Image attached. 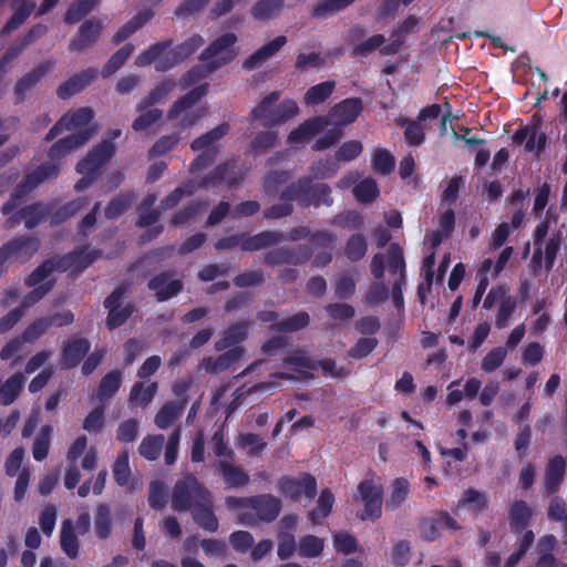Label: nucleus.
<instances>
[{
  "instance_id": "nucleus-1",
  "label": "nucleus",
  "mask_w": 567,
  "mask_h": 567,
  "mask_svg": "<svg viewBox=\"0 0 567 567\" xmlns=\"http://www.w3.org/2000/svg\"><path fill=\"white\" fill-rule=\"evenodd\" d=\"M236 41L237 37L234 33H225L216 39L200 55L202 61L207 65L196 66L183 75L179 80L182 87H188L223 64L234 60L238 53L235 47Z\"/></svg>"
},
{
  "instance_id": "nucleus-2",
  "label": "nucleus",
  "mask_w": 567,
  "mask_h": 567,
  "mask_svg": "<svg viewBox=\"0 0 567 567\" xmlns=\"http://www.w3.org/2000/svg\"><path fill=\"white\" fill-rule=\"evenodd\" d=\"M281 96L279 91H274L264 96L251 110L250 116L258 120L264 127H272L286 123L299 113V107L293 100L287 99L278 104Z\"/></svg>"
},
{
  "instance_id": "nucleus-3",
  "label": "nucleus",
  "mask_w": 567,
  "mask_h": 567,
  "mask_svg": "<svg viewBox=\"0 0 567 567\" xmlns=\"http://www.w3.org/2000/svg\"><path fill=\"white\" fill-rule=\"evenodd\" d=\"M210 493L193 475L178 480L173 488L172 508L176 512L193 511L209 503Z\"/></svg>"
},
{
  "instance_id": "nucleus-4",
  "label": "nucleus",
  "mask_w": 567,
  "mask_h": 567,
  "mask_svg": "<svg viewBox=\"0 0 567 567\" xmlns=\"http://www.w3.org/2000/svg\"><path fill=\"white\" fill-rule=\"evenodd\" d=\"M207 85L194 87L183 97L174 102L167 112V118L175 122V126L186 128L194 125L205 115L203 107L196 106L199 100L206 94Z\"/></svg>"
},
{
  "instance_id": "nucleus-5",
  "label": "nucleus",
  "mask_w": 567,
  "mask_h": 567,
  "mask_svg": "<svg viewBox=\"0 0 567 567\" xmlns=\"http://www.w3.org/2000/svg\"><path fill=\"white\" fill-rule=\"evenodd\" d=\"M331 189L326 184L311 185V178L303 177L290 185L284 193L282 198L297 200L301 206L331 205Z\"/></svg>"
},
{
  "instance_id": "nucleus-6",
  "label": "nucleus",
  "mask_w": 567,
  "mask_h": 567,
  "mask_svg": "<svg viewBox=\"0 0 567 567\" xmlns=\"http://www.w3.org/2000/svg\"><path fill=\"white\" fill-rule=\"evenodd\" d=\"M228 131L229 125L227 123H221L192 142L190 147L193 151H203L190 166L193 172L208 166L215 159L218 153V142L228 133Z\"/></svg>"
},
{
  "instance_id": "nucleus-7",
  "label": "nucleus",
  "mask_w": 567,
  "mask_h": 567,
  "mask_svg": "<svg viewBox=\"0 0 567 567\" xmlns=\"http://www.w3.org/2000/svg\"><path fill=\"white\" fill-rule=\"evenodd\" d=\"M58 174L59 166L55 164L42 165L29 173L25 178L17 186L10 199L2 206V213L4 215L12 213L17 208L20 199H22L28 193L33 190L44 181L56 177Z\"/></svg>"
},
{
  "instance_id": "nucleus-8",
  "label": "nucleus",
  "mask_w": 567,
  "mask_h": 567,
  "mask_svg": "<svg viewBox=\"0 0 567 567\" xmlns=\"http://www.w3.org/2000/svg\"><path fill=\"white\" fill-rule=\"evenodd\" d=\"M382 495L383 491L380 485L374 484L370 480L362 481L358 485V493L354 496V502L363 505V512L359 513L358 517L362 520H375L381 517Z\"/></svg>"
},
{
  "instance_id": "nucleus-9",
  "label": "nucleus",
  "mask_w": 567,
  "mask_h": 567,
  "mask_svg": "<svg viewBox=\"0 0 567 567\" xmlns=\"http://www.w3.org/2000/svg\"><path fill=\"white\" fill-rule=\"evenodd\" d=\"M278 492L290 501L298 502L302 496L311 499L317 493L316 478L308 474L301 473L298 476H282L277 481Z\"/></svg>"
},
{
  "instance_id": "nucleus-10",
  "label": "nucleus",
  "mask_w": 567,
  "mask_h": 567,
  "mask_svg": "<svg viewBox=\"0 0 567 567\" xmlns=\"http://www.w3.org/2000/svg\"><path fill=\"white\" fill-rule=\"evenodd\" d=\"M126 292L127 288L120 286L104 301L105 308L109 309L106 327L110 330L122 326L134 311L132 305H125L124 307L120 305V301L125 297Z\"/></svg>"
},
{
  "instance_id": "nucleus-11",
  "label": "nucleus",
  "mask_w": 567,
  "mask_h": 567,
  "mask_svg": "<svg viewBox=\"0 0 567 567\" xmlns=\"http://www.w3.org/2000/svg\"><path fill=\"white\" fill-rule=\"evenodd\" d=\"M115 145L110 141H102L76 166V171L83 175H94L104 163L115 153Z\"/></svg>"
},
{
  "instance_id": "nucleus-12",
  "label": "nucleus",
  "mask_w": 567,
  "mask_h": 567,
  "mask_svg": "<svg viewBox=\"0 0 567 567\" xmlns=\"http://www.w3.org/2000/svg\"><path fill=\"white\" fill-rule=\"evenodd\" d=\"M371 274L378 280L369 287L364 302L373 306L385 301L389 298V290L382 281L384 277V258L382 254H375L370 265Z\"/></svg>"
},
{
  "instance_id": "nucleus-13",
  "label": "nucleus",
  "mask_w": 567,
  "mask_h": 567,
  "mask_svg": "<svg viewBox=\"0 0 567 567\" xmlns=\"http://www.w3.org/2000/svg\"><path fill=\"white\" fill-rule=\"evenodd\" d=\"M93 118V111L90 107H81L74 112L63 115L54 126L49 131L45 141L54 140L63 131L81 130Z\"/></svg>"
},
{
  "instance_id": "nucleus-14",
  "label": "nucleus",
  "mask_w": 567,
  "mask_h": 567,
  "mask_svg": "<svg viewBox=\"0 0 567 567\" xmlns=\"http://www.w3.org/2000/svg\"><path fill=\"white\" fill-rule=\"evenodd\" d=\"M39 249V241L34 237H19L0 248V265L8 259H28Z\"/></svg>"
},
{
  "instance_id": "nucleus-15",
  "label": "nucleus",
  "mask_w": 567,
  "mask_h": 567,
  "mask_svg": "<svg viewBox=\"0 0 567 567\" xmlns=\"http://www.w3.org/2000/svg\"><path fill=\"white\" fill-rule=\"evenodd\" d=\"M311 257V248L308 246H298L296 248L281 247L274 249L265 255V264L277 266L282 264L299 265Z\"/></svg>"
},
{
  "instance_id": "nucleus-16",
  "label": "nucleus",
  "mask_w": 567,
  "mask_h": 567,
  "mask_svg": "<svg viewBox=\"0 0 567 567\" xmlns=\"http://www.w3.org/2000/svg\"><path fill=\"white\" fill-rule=\"evenodd\" d=\"M362 111V102L360 99L351 97L336 104L329 112V124L334 126L348 125L355 121Z\"/></svg>"
},
{
  "instance_id": "nucleus-17",
  "label": "nucleus",
  "mask_w": 567,
  "mask_h": 567,
  "mask_svg": "<svg viewBox=\"0 0 567 567\" xmlns=\"http://www.w3.org/2000/svg\"><path fill=\"white\" fill-rule=\"evenodd\" d=\"M102 28V22L97 19L84 21L78 33L72 38L69 49L74 52H82L92 47L97 41Z\"/></svg>"
},
{
  "instance_id": "nucleus-18",
  "label": "nucleus",
  "mask_w": 567,
  "mask_h": 567,
  "mask_svg": "<svg viewBox=\"0 0 567 567\" xmlns=\"http://www.w3.org/2000/svg\"><path fill=\"white\" fill-rule=\"evenodd\" d=\"M97 78V70L94 68H89L86 70L81 71L80 73L74 74L65 82H63L56 90V95L66 100L74 94L83 91L86 86H89L95 79Z\"/></svg>"
},
{
  "instance_id": "nucleus-19",
  "label": "nucleus",
  "mask_w": 567,
  "mask_h": 567,
  "mask_svg": "<svg viewBox=\"0 0 567 567\" xmlns=\"http://www.w3.org/2000/svg\"><path fill=\"white\" fill-rule=\"evenodd\" d=\"M93 133L94 132L92 130L84 128L75 134L58 141L51 146L49 151V157L51 159H59L69 153L76 151L92 137Z\"/></svg>"
},
{
  "instance_id": "nucleus-20",
  "label": "nucleus",
  "mask_w": 567,
  "mask_h": 567,
  "mask_svg": "<svg viewBox=\"0 0 567 567\" xmlns=\"http://www.w3.org/2000/svg\"><path fill=\"white\" fill-rule=\"evenodd\" d=\"M55 65V62L52 60H49L32 71L24 74L16 84L14 86V96L16 102L21 103L24 101L28 92L33 89L37 83L49 72L51 71Z\"/></svg>"
},
{
  "instance_id": "nucleus-21",
  "label": "nucleus",
  "mask_w": 567,
  "mask_h": 567,
  "mask_svg": "<svg viewBox=\"0 0 567 567\" xmlns=\"http://www.w3.org/2000/svg\"><path fill=\"white\" fill-rule=\"evenodd\" d=\"M281 506V501L278 497L271 494H262L251 497L249 508L255 511L259 520L272 522L278 517Z\"/></svg>"
},
{
  "instance_id": "nucleus-22",
  "label": "nucleus",
  "mask_w": 567,
  "mask_h": 567,
  "mask_svg": "<svg viewBox=\"0 0 567 567\" xmlns=\"http://www.w3.org/2000/svg\"><path fill=\"white\" fill-rule=\"evenodd\" d=\"M135 111L137 116L132 123V130L136 133L148 132L163 118V111L161 109L152 106L142 100L136 104Z\"/></svg>"
},
{
  "instance_id": "nucleus-23",
  "label": "nucleus",
  "mask_w": 567,
  "mask_h": 567,
  "mask_svg": "<svg viewBox=\"0 0 567 567\" xmlns=\"http://www.w3.org/2000/svg\"><path fill=\"white\" fill-rule=\"evenodd\" d=\"M148 288L155 292L157 300L164 301L177 295L182 290L183 284L179 279L174 278L173 274L163 272L148 281Z\"/></svg>"
},
{
  "instance_id": "nucleus-24",
  "label": "nucleus",
  "mask_w": 567,
  "mask_h": 567,
  "mask_svg": "<svg viewBox=\"0 0 567 567\" xmlns=\"http://www.w3.org/2000/svg\"><path fill=\"white\" fill-rule=\"evenodd\" d=\"M285 365L290 372H277L272 377L286 380H300L309 377V372L316 369V363L302 353H295L285 359Z\"/></svg>"
},
{
  "instance_id": "nucleus-25",
  "label": "nucleus",
  "mask_w": 567,
  "mask_h": 567,
  "mask_svg": "<svg viewBox=\"0 0 567 567\" xmlns=\"http://www.w3.org/2000/svg\"><path fill=\"white\" fill-rule=\"evenodd\" d=\"M48 213V207L41 203L25 206L18 214L7 219L6 227L13 228L20 221H23L25 227L31 229L39 225Z\"/></svg>"
},
{
  "instance_id": "nucleus-26",
  "label": "nucleus",
  "mask_w": 567,
  "mask_h": 567,
  "mask_svg": "<svg viewBox=\"0 0 567 567\" xmlns=\"http://www.w3.org/2000/svg\"><path fill=\"white\" fill-rule=\"evenodd\" d=\"M329 125V120L324 116L312 117L301 123L288 135L289 144L303 143L322 132Z\"/></svg>"
},
{
  "instance_id": "nucleus-27",
  "label": "nucleus",
  "mask_w": 567,
  "mask_h": 567,
  "mask_svg": "<svg viewBox=\"0 0 567 567\" xmlns=\"http://www.w3.org/2000/svg\"><path fill=\"white\" fill-rule=\"evenodd\" d=\"M286 43L287 38L285 35H279L275 38L274 40L258 49L250 56H248L244 61L243 68L248 71L260 68L267 60L272 58Z\"/></svg>"
},
{
  "instance_id": "nucleus-28",
  "label": "nucleus",
  "mask_w": 567,
  "mask_h": 567,
  "mask_svg": "<svg viewBox=\"0 0 567 567\" xmlns=\"http://www.w3.org/2000/svg\"><path fill=\"white\" fill-rule=\"evenodd\" d=\"M286 43L287 38L285 35H279L275 38L274 40L258 49L250 56H248L244 61L243 68L248 71L260 68L267 60L272 58Z\"/></svg>"
},
{
  "instance_id": "nucleus-29",
  "label": "nucleus",
  "mask_w": 567,
  "mask_h": 567,
  "mask_svg": "<svg viewBox=\"0 0 567 567\" xmlns=\"http://www.w3.org/2000/svg\"><path fill=\"white\" fill-rule=\"evenodd\" d=\"M249 326V321H239L230 324L223 331L221 337L216 341L215 349L217 351H223L226 349L237 348V344L246 340Z\"/></svg>"
},
{
  "instance_id": "nucleus-30",
  "label": "nucleus",
  "mask_w": 567,
  "mask_h": 567,
  "mask_svg": "<svg viewBox=\"0 0 567 567\" xmlns=\"http://www.w3.org/2000/svg\"><path fill=\"white\" fill-rule=\"evenodd\" d=\"M91 346L84 338L70 339L63 347L61 365L65 369L74 368L89 352Z\"/></svg>"
},
{
  "instance_id": "nucleus-31",
  "label": "nucleus",
  "mask_w": 567,
  "mask_h": 567,
  "mask_svg": "<svg viewBox=\"0 0 567 567\" xmlns=\"http://www.w3.org/2000/svg\"><path fill=\"white\" fill-rule=\"evenodd\" d=\"M217 468L227 488H237L249 483L248 474L240 466L235 465L231 460H219Z\"/></svg>"
},
{
  "instance_id": "nucleus-32",
  "label": "nucleus",
  "mask_w": 567,
  "mask_h": 567,
  "mask_svg": "<svg viewBox=\"0 0 567 567\" xmlns=\"http://www.w3.org/2000/svg\"><path fill=\"white\" fill-rule=\"evenodd\" d=\"M533 516L532 507L525 501H514L508 509V524L513 533H522Z\"/></svg>"
},
{
  "instance_id": "nucleus-33",
  "label": "nucleus",
  "mask_w": 567,
  "mask_h": 567,
  "mask_svg": "<svg viewBox=\"0 0 567 567\" xmlns=\"http://www.w3.org/2000/svg\"><path fill=\"white\" fill-rule=\"evenodd\" d=\"M566 463L561 456H555L551 458L545 471L544 487L546 494L550 495L559 489V486L564 480Z\"/></svg>"
},
{
  "instance_id": "nucleus-34",
  "label": "nucleus",
  "mask_w": 567,
  "mask_h": 567,
  "mask_svg": "<svg viewBox=\"0 0 567 567\" xmlns=\"http://www.w3.org/2000/svg\"><path fill=\"white\" fill-rule=\"evenodd\" d=\"M244 354V348H233L217 358H206L202 367L206 372L219 373L227 370L233 363L237 362Z\"/></svg>"
},
{
  "instance_id": "nucleus-35",
  "label": "nucleus",
  "mask_w": 567,
  "mask_h": 567,
  "mask_svg": "<svg viewBox=\"0 0 567 567\" xmlns=\"http://www.w3.org/2000/svg\"><path fill=\"white\" fill-rule=\"evenodd\" d=\"M419 23V20L416 17L411 16L408 19H405L402 24L393 31V33L390 37V42L381 48V54L382 55H392L399 52L402 44L404 43V37L405 34L413 32Z\"/></svg>"
},
{
  "instance_id": "nucleus-36",
  "label": "nucleus",
  "mask_w": 567,
  "mask_h": 567,
  "mask_svg": "<svg viewBox=\"0 0 567 567\" xmlns=\"http://www.w3.org/2000/svg\"><path fill=\"white\" fill-rule=\"evenodd\" d=\"M281 241H284V234L279 231H262L250 237L243 235L241 249L245 251H255L277 245Z\"/></svg>"
},
{
  "instance_id": "nucleus-37",
  "label": "nucleus",
  "mask_w": 567,
  "mask_h": 567,
  "mask_svg": "<svg viewBox=\"0 0 567 567\" xmlns=\"http://www.w3.org/2000/svg\"><path fill=\"white\" fill-rule=\"evenodd\" d=\"M12 9H14V13L4 24L1 31L2 34H8L18 29L33 12L35 9V2L32 0H23L22 2H17L16 0L12 3Z\"/></svg>"
},
{
  "instance_id": "nucleus-38",
  "label": "nucleus",
  "mask_w": 567,
  "mask_h": 567,
  "mask_svg": "<svg viewBox=\"0 0 567 567\" xmlns=\"http://www.w3.org/2000/svg\"><path fill=\"white\" fill-rule=\"evenodd\" d=\"M60 546L64 554L75 559L79 555L80 543L74 532L73 522L71 519H64L62 522L60 532Z\"/></svg>"
},
{
  "instance_id": "nucleus-39",
  "label": "nucleus",
  "mask_w": 567,
  "mask_h": 567,
  "mask_svg": "<svg viewBox=\"0 0 567 567\" xmlns=\"http://www.w3.org/2000/svg\"><path fill=\"white\" fill-rule=\"evenodd\" d=\"M383 258L384 266L386 265L390 272L395 277L394 281H405V261L400 246L396 244L390 245L386 256H383Z\"/></svg>"
},
{
  "instance_id": "nucleus-40",
  "label": "nucleus",
  "mask_w": 567,
  "mask_h": 567,
  "mask_svg": "<svg viewBox=\"0 0 567 567\" xmlns=\"http://www.w3.org/2000/svg\"><path fill=\"white\" fill-rule=\"evenodd\" d=\"M285 0H258L250 13L255 20L267 21L276 18L284 8Z\"/></svg>"
},
{
  "instance_id": "nucleus-41",
  "label": "nucleus",
  "mask_w": 567,
  "mask_h": 567,
  "mask_svg": "<svg viewBox=\"0 0 567 567\" xmlns=\"http://www.w3.org/2000/svg\"><path fill=\"white\" fill-rule=\"evenodd\" d=\"M234 163L217 166L209 175L202 181V186L216 185L220 182H227L229 186L235 185L241 179L237 173L233 171Z\"/></svg>"
},
{
  "instance_id": "nucleus-42",
  "label": "nucleus",
  "mask_w": 567,
  "mask_h": 567,
  "mask_svg": "<svg viewBox=\"0 0 567 567\" xmlns=\"http://www.w3.org/2000/svg\"><path fill=\"white\" fill-rule=\"evenodd\" d=\"M153 13L151 10H144L138 12L135 17H133L127 23H125L113 37V42L115 44L121 43L126 40L137 30H140L146 22L151 20Z\"/></svg>"
},
{
  "instance_id": "nucleus-43",
  "label": "nucleus",
  "mask_w": 567,
  "mask_h": 567,
  "mask_svg": "<svg viewBox=\"0 0 567 567\" xmlns=\"http://www.w3.org/2000/svg\"><path fill=\"white\" fill-rule=\"evenodd\" d=\"M153 13L151 10H144L138 12L135 17H133L127 23H125L113 37V42L115 44L121 43L126 40L137 30H140L146 22L151 20Z\"/></svg>"
},
{
  "instance_id": "nucleus-44",
  "label": "nucleus",
  "mask_w": 567,
  "mask_h": 567,
  "mask_svg": "<svg viewBox=\"0 0 567 567\" xmlns=\"http://www.w3.org/2000/svg\"><path fill=\"white\" fill-rule=\"evenodd\" d=\"M25 378L22 373H14L0 388V403L9 405L18 398Z\"/></svg>"
},
{
  "instance_id": "nucleus-45",
  "label": "nucleus",
  "mask_w": 567,
  "mask_h": 567,
  "mask_svg": "<svg viewBox=\"0 0 567 567\" xmlns=\"http://www.w3.org/2000/svg\"><path fill=\"white\" fill-rule=\"evenodd\" d=\"M94 532L99 539H106L112 533V512L106 504H100L96 508Z\"/></svg>"
},
{
  "instance_id": "nucleus-46",
  "label": "nucleus",
  "mask_w": 567,
  "mask_h": 567,
  "mask_svg": "<svg viewBox=\"0 0 567 567\" xmlns=\"http://www.w3.org/2000/svg\"><path fill=\"white\" fill-rule=\"evenodd\" d=\"M122 383V373L118 370L109 372L100 382L96 390V398L103 402L111 399L120 389Z\"/></svg>"
},
{
  "instance_id": "nucleus-47",
  "label": "nucleus",
  "mask_w": 567,
  "mask_h": 567,
  "mask_svg": "<svg viewBox=\"0 0 567 567\" xmlns=\"http://www.w3.org/2000/svg\"><path fill=\"white\" fill-rule=\"evenodd\" d=\"M184 406L176 402L164 404L155 415V424L158 429L165 430L172 426L182 415Z\"/></svg>"
},
{
  "instance_id": "nucleus-48",
  "label": "nucleus",
  "mask_w": 567,
  "mask_h": 567,
  "mask_svg": "<svg viewBox=\"0 0 567 567\" xmlns=\"http://www.w3.org/2000/svg\"><path fill=\"white\" fill-rule=\"evenodd\" d=\"M113 476L120 486L132 489L133 484L127 451H123L117 455L113 464Z\"/></svg>"
},
{
  "instance_id": "nucleus-49",
  "label": "nucleus",
  "mask_w": 567,
  "mask_h": 567,
  "mask_svg": "<svg viewBox=\"0 0 567 567\" xmlns=\"http://www.w3.org/2000/svg\"><path fill=\"white\" fill-rule=\"evenodd\" d=\"M64 270L65 265L61 261L55 262L53 260H47L34 269L30 276L25 279V285L29 287L40 286L50 277L54 270Z\"/></svg>"
},
{
  "instance_id": "nucleus-50",
  "label": "nucleus",
  "mask_w": 567,
  "mask_h": 567,
  "mask_svg": "<svg viewBox=\"0 0 567 567\" xmlns=\"http://www.w3.org/2000/svg\"><path fill=\"white\" fill-rule=\"evenodd\" d=\"M333 503L334 497L330 489H323L318 498L317 507L308 515L309 520L315 525L321 524L330 514Z\"/></svg>"
},
{
  "instance_id": "nucleus-51",
  "label": "nucleus",
  "mask_w": 567,
  "mask_h": 567,
  "mask_svg": "<svg viewBox=\"0 0 567 567\" xmlns=\"http://www.w3.org/2000/svg\"><path fill=\"white\" fill-rule=\"evenodd\" d=\"M164 442L165 437L162 434L146 435L140 443L138 453L148 461H155L161 455Z\"/></svg>"
},
{
  "instance_id": "nucleus-52",
  "label": "nucleus",
  "mask_w": 567,
  "mask_h": 567,
  "mask_svg": "<svg viewBox=\"0 0 567 567\" xmlns=\"http://www.w3.org/2000/svg\"><path fill=\"white\" fill-rule=\"evenodd\" d=\"M324 539L315 535H306L299 539L298 555L303 558H315L322 554Z\"/></svg>"
},
{
  "instance_id": "nucleus-53",
  "label": "nucleus",
  "mask_w": 567,
  "mask_h": 567,
  "mask_svg": "<svg viewBox=\"0 0 567 567\" xmlns=\"http://www.w3.org/2000/svg\"><path fill=\"white\" fill-rule=\"evenodd\" d=\"M134 52V45L128 43L125 44L123 48L117 50L104 64L101 74L103 78H109L113 73H115L118 69H121L127 59L132 55Z\"/></svg>"
},
{
  "instance_id": "nucleus-54",
  "label": "nucleus",
  "mask_w": 567,
  "mask_h": 567,
  "mask_svg": "<svg viewBox=\"0 0 567 567\" xmlns=\"http://www.w3.org/2000/svg\"><path fill=\"white\" fill-rule=\"evenodd\" d=\"M157 392V383L152 382L145 385L143 382H137L133 385L130 393V401L135 402L142 408H146L153 400Z\"/></svg>"
},
{
  "instance_id": "nucleus-55",
  "label": "nucleus",
  "mask_w": 567,
  "mask_h": 567,
  "mask_svg": "<svg viewBox=\"0 0 567 567\" xmlns=\"http://www.w3.org/2000/svg\"><path fill=\"white\" fill-rule=\"evenodd\" d=\"M212 496L209 497V503L204 506H198L194 508L193 518L194 520L204 529L208 532H215L218 528V520L212 511Z\"/></svg>"
},
{
  "instance_id": "nucleus-56",
  "label": "nucleus",
  "mask_w": 567,
  "mask_h": 567,
  "mask_svg": "<svg viewBox=\"0 0 567 567\" xmlns=\"http://www.w3.org/2000/svg\"><path fill=\"white\" fill-rule=\"evenodd\" d=\"M367 250L368 243L361 234L350 236L344 246V255L352 262L361 260L365 256Z\"/></svg>"
},
{
  "instance_id": "nucleus-57",
  "label": "nucleus",
  "mask_w": 567,
  "mask_h": 567,
  "mask_svg": "<svg viewBox=\"0 0 567 567\" xmlns=\"http://www.w3.org/2000/svg\"><path fill=\"white\" fill-rule=\"evenodd\" d=\"M410 492V484L405 478H396L392 484L391 494L385 503L386 509L395 511L406 499Z\"/></svg>"
},
{
  "instance_id": "nucleus-58",
  "label": "nucleus",
  "mask_w": 567,
  "mask_h": 567,
  "mask_svg": "<svg viewBox=\"0 0 567 567\" xmlns=\"http://www.w3.org/2000/svg\"><path fill=\"white\" fill-rule=\"evenodd\" d=\"M336 83L333 81H326L315 86H311L305 94V103L307 105H317L324 102L332 93Z\"/></svg>"
},
{
  "instance_id": "nucleus-59",
  "label": "nucleus",
  "mask_w": 567,
  "mask_h": 567,
  "mask_svg": "<svg viewBox=\"0 0 567 567\" xmlns=\"http://www.w3.org/2000/svg\"><path fill=\"white\" fill-rule=\"evenodd\" d=\"M97 3L99 0H75L65 12L64 21L69 24L79 22L83 17L90 13Z\"/></svg>"
},
{
  "instance_id": "nucleus-60",
  "label": "nucleus",
  "mask_w": 567,
  "mask_h": 567,
  "mask_svg": "<svg viewBox=\"0 0 567 567\" xmlns=\"http://www.w3.org/2000/svg\"><path fill=\"white\" fill-rule=\"evenodd\" d=\"M458 504L462 506H467L474 512H482L488 505V495L474 488H467L463 493Z\"/></svg>"
},
{
  "instance_id": "nucleus-61",
  "label": "nucleus",
  "mask_w": 567,
  "mask_h": 567,
  "mask_svg": "<svg viewBox=\"0 0 567 567\" xmlns=\"http://www.w3.org/2000/svg\"><path fill=\"white\" fill-rule=\"evenodd\" d=\"M52 431L51 425H44L34 440L32 454L35 461H43L48 456Z\"/></svg>"
},
{
  "instance_id": "nucleus-62",
  "label": "nucleus",
  "mask_w": 567,
  "mask_h": 567,
  "mask_svg": "<svg viewBox=\"0 0 567 567\" xmlns=\"http://www.w3.org/2000/svg\"><path fill=\"white\" fill-rule=\"evenodd\" d=\"M355 0H321L313 9L312 16L326 18L332 16L353 3Z\"/></svg>"
},
{
  "instance_id": "nucleus-63",
  "label": "nucleus",
  "mask_w": 567,
  "mask_h": 567,
  "mask_svg": "<svg viewBox=\"0 0 567 567\" xmlns=\"http://www.w3.org/2000/svg\"><path fill=\"white\" fill-rule=\"evenodd\" d=\"M398 124L405 128L404 136L409 144L420 145L424 141V127L419 121L401 118Z\"/></svg>"
},
{
  "instance_id": "nucleus-64",
  "label": "nucleus",
  "mask_w": 567,
  "mask_h": 567,
  "mask_svg": "<svg viewBox=\"0 0 567 567\" xmlns=\"http://www.w3.org/2000/svg\"><path fill=\"white\" fill-rule=\"evenodd\" d=\"M175 82L173 80H165L157 84L146 96L142 99L145 103L155 106L158 103L164 102L167 96L175 89Z\"/></svg>"
}]
</instances>
